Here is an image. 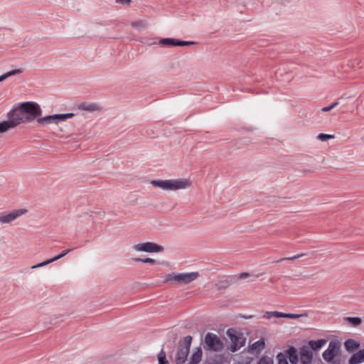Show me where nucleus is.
I'll return each mask as SVG.
<instances>
[{"mask_svg":"<svg viewBox=\"0 0 364 364\" xmlns=\"http://www.w3.org/2000/svg\"><path fill=\"white\" fill-rule=\"evenodd\" d=\"M159 364H168V362L166 358V353L162 349L158 354Z\"/></svg>","mask_w":364,"mask_h":364,"instance_id":"obj_25","label":"nucleus"},{"mask_svg":"<svg viewBox=\"0 0 364 364\" xmlns=\"http://www.w3.org/2000/svg\"><path fill=\"white\" fill-rule=\"evenodd\" d=\"M175 282L179 285V273L172 272L165 276L164 283Z\"/></svg>","mask_w":364,"mask_h":364,"instance_id":"obj_20","label":"nucleus"},{"mask_svg":"<svg viewBox=\"0 0 364 364\" xmlns=\"http://www.w3.org/2000/svg\"><path fill=\"white\" fill-rule=\"evenodd\" d=\"M307 314H286L279 311H267L264 315L263 318L266 319H270L272 317L275 318H286L296 319L302 316H306Z\"/></svg>","mask_w":364,"mask_h":364,"instance_id":"obj_9","label":"nucleus"},{"mask_svg":"<svg viewBox=\"0 0 364 364\" xmlns=\"http://www.w3.org/2000/svg\"><path fill=\"white\" fill-rule=\"evenodd\" d=\"M227 335L232 343L230 348L232 352H235L245 346V338L243 337L242 334L237 333L235 330L228 329Z\"/></svg>","mask_w":364,"mask_h":364,"instance_id":"obj_6","label":"nucleus"},{"mask_svg":"<svg viewBox=\"0 0 364 364\" xmlns=\"http://www.w3.org/2000/svg\"><path fill=\"white\" fill-rule=\"evenodd\" d=\"M340 348V343L337 341H331L329 343L328 348L323 352V358L327 362L333 361L338 355Z\"/></svg>","mask_w":364,"mask_h":364,"instance_id":"obj_8","label":"nucleus"},{"mask_svg":"<svg viewBox=\"0 0 364 364\" xmlns=\"http://www.w3.org/2000/svg\"><path fill=\"white\" fill-rule=\"evenodd\" d=\"M343 319L355 327L360 326L362 323V319L359 317H345Z\"/></svg>","mask_w":364,"mask_h":364,"instance_id":"obj_23","label":"nucleus"},{"mask_svg":"<svg viewBox=\"0 0 364 364\" xmlns=\"http://www.w3.org/2000/svg\"><path fill=\"white\" fill-rule=\"evenodd\" d=\"M265 348L264 341L261 339L259 340L254 343H252L250 347V351H256L257 353L261 352Z\"/></svg>","mask_w":364,"mask_h":364,"instance_id":"obj_19","label":"nucleus"},{"mask_svg":"<svg viewBox=\"0 0 364 364\" xmlns=\"http://www.w3.org/2000/svg\"><path fill=\"white\" fill-rule=\"evenodd\" d=\"M272 363L271 358L264 356L259 360L258 364H271Z\"/></svg>","mask_w":364,"mask_h":364,"instance_id":"obj_31","label":"nucleus"},{"mask_svg":"<svg viewBox=\"0 0 364 364\" xmlns=\"http://www.w3.org/2000/svg\"><path fill=\"white\" fill-rule=\"evenodd\" d=\"M364 361V349L360 350L353 354L349 361L348 364H358Z\"/></svg>","mask_w":364,"mask_h":364,"instance_id":"obj_15","label":"nucleus"},{"mask_svg":"<svg viewBox=\"0 0 364 364\" xmlns=\"http://www.w3.org/2000/svg\"><path fill=\"white\" fill-rule=\"evenodd\" d=\"M359 343L353 339H348L345 342V347L348 350H354L359 347Z\"/></svg>","mask_w":364,"mask_h":364,"instance_id":"obj_22","label":"nucleus"},{"mask_svg":"<svg viewBox=\"0 0 364 364\" xmlns=\"http://www.w3.org/2000/svg\"><path fill=\"white\" fill-rule=\"evenodd\" d=\"M250 275L249 273H247V272H244V273H241L239 274L238 276V278L239 279H246L247 277H249Z\"/></svg>","mask_w":364,"mask_h":364,"instance_id":"obj_35","label":"nucleus"},{"mask_svg":"<svg viewBox=\"0 0 364 364\" xmlns=\"http://www.w3.org/2000/svg\"><path fill=\"white\" fill-rule=\"evenodd\" d=\"M138 262H141L144 263H149V264H154L156 261L151 258H140L138 257Z\"/></svg>","mask_w":364,"mask_h":364,"instance_id":"obj_32","label":"nucleus"},{"mask_svg":"<svg viewBox=\"0 0 364 364\" xmlns=\"http://www.w3.org/2000/svg\"><path fill=\"white\" fill-rule=\"evenodd\" d=\"M14 128L15 127L9 119L0 122V134L5 133L9 129H12Z\"/></svg>","mask_w":364,"mask_h":364,"instance_id":"obj_21","label":"nucleus"},{"mask_svg":"<svg viewBox=\"0 0 364 364\" xmlns=\"http://www.w3.org/2000/svg\"><path fill=\"white\" fill-rule=\"evenodd\" d=\"M306 255V253H301V254H299V255H294L292 257H284V258L281 259L279 262H282L284 260H294V259H299L303 256H305Z\"/></svg>","mask_w":364,"mask_h":364,"instance_id":"obj_29","label":"nucleus"},{"mask_svg":"<svg viewBox=\"0 0 364 364\" xmlns=\"http://www.w3.org/2000/svg\"><path fill=\"white\" fill-rule=\"evenodd\" d=\"M326 340L325 339H319L317 341H310L309 342V347L312 350L317 351L321 349L326 343Z\"/></svg>","mask_w":364,"mask_h":364,"instance_id":"obj_17","label":"nucleus"},{"mask_svg":"<svg viewBox=\"0 0 364 364\" xmlns=\"http://www.w3.org/2000/svg\"><path fill=\"white\" fill-rule=\"evenodd\" d=\"M79 108L88 112L99 111L101 109L98 105L95 103H82L79 106Z\"/></svg>","mask_w":364,"mask_h":364,"instance_id":"obj_18","label":"nucleus"},{"mask_svg":"<svg viewBox=\"0 0 364 364\" xmlns=\"http://www.w3.org/2000/svg\"><path fill=\"white\" fill-rule=\"evenodd\" d=\"M148 24L149 23L146 20L138 21V28H146Z\"/></svg>","mask_w":364,"mask_h":364,"instance_id":"obj_33","label":"nucleus"},{"mask_svg":"<svg viewBox=\"0 0 364 364\" xmlns=\"http://www.w3.org/2000/svg\"><path fill=\"white\" fill-rule=\"evenodd\" d=\"M6 80V79H5L4 76V75H1V76H0V82H3V81H4V80Z\"/></svg>","mask_w":364,"mask_h":364,"instance_id":"obj_36","label":"nucleus"},{"mask_svg":"<svg viewBox=\"0 0 364 364\" xmlns=\"http://www.w3.org/2000/svg\"><path fill=\"white\" fill-rule=\"evenodd\" d=\"M28 212L27 209H15L10 212L0 213V224L10 223Z\"/></svg>","mask_w":364,"mask_h":364,"instance_id":"obj_7","label":"nucleus"},{"mask_svg":"<svg viewBox=\"0 0 364 364\" xmlns=\"http://www.w3.org/2000/svg\"><path fill=\"white\" fill-rule=\"evenodd\" d=\"M75 116L73 113L55 114L53 115H46L43 117H37L36 123L40 126H46L49 124H58Z\"/></svg>","mask_w":364,"mask_h":364,"instance_id":"obj_4","label":"nucleus"},{"mask_svg":"<svg viewBox=\"0 0 364 364\" xmlns=\"http://www.w3.org/2000/svg\"><path fill=\"white\" fill-rule=\"evenodd\" d=\"M196 43L193 41H183L174 38H163L159 41L160 45L168 46H185L194 45Z\"/></svg>","mask_w":364,"mask_h":364,"instance_id":"obj_11","label":"nucleus"},{"mask_svg":"<svg viewBox=\"0 0 364 364\" xmlns=\"http://www.w3.org/2000/svg\"><path fill=\"white\" fill-rule=\"evenodd\" d=\"M300 360L302 364H311L313 359V353L309 346H303L300 348Z\"/></svg>","mask_w":364,"mask_h":364,"instance_id":"obj_13","label":"nucleus"},{"mask_svg":"<svg viewBox=\"0 0 364 364\" xmlns=\"http://www.w3.org/2000/svg\"><path fill=\"white\" fill-rule=\"evenodd\" d=\"M150 183L164 191H177L186 189L191 186L192 182L188 178L173 180H152Z\"/></svg>","mask_w":364,"mask_h":364,"instance_id":"obj_2","label":"nucleus"},{"mask_svg":"<svg viewBox=\"0 0 364 364\" xmlns=\"http://www.w3.org/2000/svg\"><path fill=\"white\" fill-rule=\"evenodd\" d=\"M278 364H289L286 356L282 353H279L277 357Z\"/></svg>","mask_w":364,"mask_h":364,"instance_id":"obj_28","label":"nucleus"},{"mask_svg":"<svg viewBox=\"0 0 364 364\" xmlns=\"http://www.w3.org/2000/svg\"><path fill=\"white\" fill-rule=\"evenodd\" d=\"M132 0H115V2L122 5H129Z\"/></svg>","mask_w":364,"mask_h":364,"instance_id":"obj_34","label":"nucleus"},{"mask_svg":"<svg viewBox=\"0 0 364 364\" xmlns=\"http://www.w3.org/2000/svg\"><path fill=\"white\" fill-rule=\"evenodd\" d=\"M334 135L327 134H319L316 138L322 141H327L328 139H334Z\"/></svg>","mask_w":364,"mask_h":364,"instance_id":"obj_27","label":"nucleus"},{"mask_svg":"<svg viewBox=\"0 0 364 364\" xmlns=\"http://www.w3.org/2000/svg\"><path fill=\"white\" fill-rule=\"evenodd\" d=\"M199 277L198 272L179 273V285H186L197 279Z\"/></svg>","mask_w":364,"mask_h":364,"instance_id":"obj_12","label":"nucleus"},{"mask_svg":"<svg viewBox=\"0 0 364 364\" xmlns=\"http://www.w3.org/2000/svg\"><path fill=\"white\" fill-rule=\"evenodd\" d=\"M164 250L163 247L151 242L138 244V251L145 252H159Z\"/></svg>","mask_w":364,"mask_h":364,"instance_id":"obj_10","label":"nucleus"},{"mask_svg":"<svg viewBox=\"0 0 364 364\" xmlns=\"http://www.w3.org/2000/svg\"><path fill=\"white\" fill-rule=\"evenodd\" d=\"M42 115L40 105L35 102H25L16 105L7 114V118L16 128L19 124L31 122Z\"/></svg>","mask_w":364,"mask_h":364,"instance_id":"obj_1","label":"nucleus"},{"mask_svg":"<svg viewBox=\"0 0 364 364\" xmlns=\"http://www.w3.org/2000/svg\"><path fill=\"white\" fill-rule=\"evenodd\" d=\"M72 250H63L60 255L51 258V259H47V260H45L41 263H38L37 264H35V265H33L31 267V269H36V268H38V267H44L46 265H48L55 261H57L60 259H61L62 257H63L64 256H65L67 254H68Z\"/></svg>","mask_w":364,"mask_h":364,"instance_id":"obj_14","label":"nucleus"},{"mask_svg":"<svg viewBox=\"0 0 364 364\" xmlns=\"http://www.w3.org/2000/svg\"><path fill=\"white\" fill-rule=\"evenodd\" d=\"M289 358L290 362L293 364H296L299 360L296 350L293 347H291L289 350Z\"/></svg>","mask_w":364,"mask_h":364,"instance_id":"obj_24","label":"nucleus"},{"mask_svg":"<svg viewBox=\"0 0 364 364\" xmlns=\"http://www.w3.org/2000/svg\"><path fill=\"white\" fill-rule=\"evenodd\" d=\"M338 105V102H336L331 104L330 106L323 107L321 109V111L322 112H329L331 109H333V108H335Z\"/></svg>","mask_w":364,"mask_h":364,"instance_id":"obj_30","label":"nucleus"},{"mask_svg":"<svg viewBox=\"0 0 364 364\" xmlns=\"http://www.w3.org/2000/svg\"><path fill=\"white\" fill-rule=\"evenodd\" d=\"M202 353L201 348H196L191 355L188 364H198L201 360Z\"/></svg>","mask_w":364,"mask_h":364,"instance_id":"obj_16","label":"nucleus"},{"mask_svg":"<svg viewBox=\"0 0 364 364\" xmlns=\"http://www.w3.org/2000/svg\"><path fill=\"white\" fill-rule=\"evenodd\" d=\"M192 343V336H187L178 343L177 352L175 355L176 364H183L189 353L190 347Z\"/></svg>","mask_w":364,"mask_h":364,"instance_id":"obj_3","label":"nucleus"},{"mask_svg":"<svg viewBox=\"0 0 364 364\" xmlns=\"http://www.w3.org/2000/svg\"><path fill=\"white\" fill-rule=\"evenodd\" d=\"M23 73V70L21 69H15L11 71H9L4 74V76L5 79H7L9 77H11L15 75L21 74Z\"/></svg>","mask_w":364,"mask_h":364,"instance_id":"obj_26","label":"nucleus"},{"mask_svg":"<svg viewBox=\"0 0 364 364\" xmlns=\"http://www.w3.org/2000/svg\"><path fill=\"white\" fill-rule=\"evenodd\" d=\"M204 343V348L207 350L220 352L223 349V341L217 335L213 333H208L205 336Z\"/></svg>","mask_w":364,"mask_h":364,"instance_id":"obj_5","label":"nucleus"}]
</instances>
